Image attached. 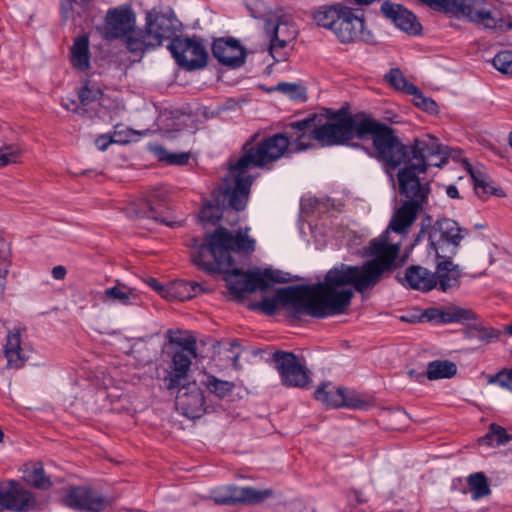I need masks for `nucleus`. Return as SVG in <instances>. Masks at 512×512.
Wrapping results in <instances>:
<instances>
[{"mask_svg": "<svg viewBox=\"0 0 512 512\" xmlns=\"http://www.w3.org/2000/svg\"><path fill=\"white\" fill-rule=\"evenodd\" d=\"M399 250L400 241L390 240L388 231H384L370 242L366 255L372 260L362 266L340 264L327 272L323 283L279 289L284 309L293 316L316 318L343 313L351 303L354 290L365 292L394 268Z\"/></svg>", "mask_w": 512, "mask_h": 512, "instance_id": "1", "label": "nucleus"}, {"mask_svg": "<svg viewBox=\"0 0 512 512\" xmlns=\"http://www.w3.org/2000/svg\"><path fill=\"white\" fill-rule=\"evenodd\" d=\"M78 97L84 106H89L94 102L102 104L105 101L104 94L100 89L90 88L88 85L79 90Z\"/></svg>", "mask_w": 512, "mask_h": 512, "instance_id": "45", "label": "nucleus"}, {"mask_svg": "<svg viewBox=\"0 0 512 512\" xmlns=\"http://www.w3.org/2000/svg\"><path fill=\"white\" fill-rule=\"evenodd\" d=\"M168 48L177 64L187 70L203 68L207 64L208 53L199 40L175 37Z\"/></svg>", "mask_w": 512, "mask_h": 512, "instance_id": "15", "label": "nucleus"}, {"mask_svg": "<svg viewBox=\"0 0 512 512\" xmlns=\"http://www.w3.org/2000/svg\"><path fill=\"white\" fill-rule=\"evenodd\" d=\"M402 283L411 289H416V265H411L407 268Z\"/></svg>", "mask_w": 512, "mask_h": 512, "instance_id": "51", "label": "nucleus"}, {"mask_svg": "<svg viewBox=\"0 0 512 512\" xmlns=\"http://www.w3.org/2000/svg\"><path fill=\"white\" fill-rule=\"evenodd\" d=\"M202 286L194 281L176 280L168 286L169 295L177 300L186 301L202 292Z\"/></svg>", "mask_w": 512, "mask_h": 512, "instance_id": "34", "label": "nucleus"}, {"mask_svg": "<svg viewBox=\"0 0 512 512\" xmlns=\"http://www.w3.org/2000/svg\"><path fill=\"white\" fill-rule=\"evenodd\" d=\"M499 337V332L495 329H482L480 331L479 339L485 340L487 342L492 339H497Z\"/></svg>", "mask_w": 512, "mask_h": 512, "instance_id": "53", "label": "nucleus"}, {"mask_svg": "<svg viewBox=\"0 0 512 512\" xmlns=\"http://www.w3.org/2000/svg\"><path fill=\"white\" fill-rule=\"evenodd\" d=\"M457 365L449 360H434L429 362L426 377L429 380L450 379L457 374Z\"/></svg>", "mask_w": 512, "mask_h": 512, "instance_id": "35", "label": "nucleus"}, {"mask_svg": "<svg viewBox=\"0 0 512 512\" xmlns=\"http://www.w3.org/2000/svg\"><path fill=\"white\" fill-rule=\"evenodd\" d=\"M11 263L10 248L8 243L0 237V298L3 296L6 286V278Z\"/></svg>", "mask_w": 512, "mask_h": 512, "instance_id": "38", "label": "nucleus"}, {"mask_svg": "<svg viewBox=\"0 0 512 512\" xmlns=\"http://www.w3.org/2000/svg\"><path fill=\"white\" fill-rule=\"evenodd\" d=\"M477 319L478 316L472 309L456 304H449L441 308L428 307L418 314V322L434 326L452 323L467 324Z\"/></svg>", "mask_w": 512, "mask_h": 512, "instance_id": "17", "label": "nucleus"}, {"mask_svg": "<svg viewBox=\"0 0 512 512\" xmlns=\"http://www.w3.org/2000/svg\"><path fill=\"white\" fill-rule=\"evenodd\" d=\"M99 299L107 305H133L137 300L135 289L128 287L120 281L112 287L106 288L99 294Z\"/></svg>", "mask_w": 512, "mask_h": 512, "instance_id": "28", "label": "nucleus"}, {"mask_svg": "<svg viewBox=\"0 0 512 512\" xmlns=\"http://www.w3.org/2000/svg\"><path fill=\"white\" fill-rule=\"evenodd\" d=\"M381 12L386 19L393 22L400 30L416 34L414 29L415 16L404 6L387 0L382 3Z\"/></svg>", "mask_w": 512, "mask_h": 512, "instance_id": "27", "label": "nucleus"}, {"mask_svg": "<svg viewBox=\"0 0 512 512\" xmlns=\"http://www.w3.org/2000/svg\"><path fill=\"white\" fill-rule=\"evenodd\" d=\"M99 33L105 40H121L135 60H140V28L136 25V15L131 7L121 5L107 10Z\"/></svg>", "mask_w": 512, "mask_h": 512, "instance_id": "7", "label": "nucleus"}, {"mask_svg": "<svg viewBox=\"0 0 512 512\" xmlns=\"http://www.w3.org/2000/svg\"><path fill=\"white\" fill-rule=\"evenodd\" d=\"M273 361L285 386L303 388L310 382L308 371L292 352L276 351Z\"/></svg>", "mask_w": 512, "mask_h": 512, "instance_id": "19", "label": "nucleus"}, {"mask_svg": "<svg viewBox=\"0 0 512 512\" xmlns=\"http://www.w3.org/2000/svg\"><path fill=\"white\" fill-rule=\"evenodd\" d=\"M316 121L317 115H313L291 124L293 130L289 138L291 152H300L316 146L317 140L314 132Z\"/></svg>", "mask_w": 512, "mask_h": 512, "instance_id": "25", "label": "nucleus"}, {"mask_svg": "<svg viewBox=\"0 0 512 512\" xmlns=\"http://www.w3.org/2000/svg\"><path fill=\"white\" fill-rule=\"evenodd\" d=\"M466 165L468 167L471 178L473 179L474 189L477 195L482 197L484 195L496 194V189H494L488 182L485 181L480 172L474 171L468 162H466Z\"/></svg>", "mask_w": 512, "mask_h": 512, "instance_id": "42", "label": "nucleus"}, {"mask_svg": "<svg viewBox=\"0 0 512 512\" xmlns=\"http://www.w3.org/2000/svg\"><path fill=\"white\" fill-rule=\"evenodd\" d=\"M249 227L232 233L226 228H217L206 236L205 242L194 240L192 260L200 269L213 273L233 264L231 252L250 254L255 251L256 241L248 235Z\"/></svg>", "mask_w": 512, "mask_h": 512, "instance_id": "4", "label": "nucleus"}, {"mask_svg": "<svg viewBox=\"0 0 512 512\" xmlns=\"http://www.w3.org/2000/svg\"><path fill=\"white\" fill-rule=\"evenodd\" d=\"M274 90L287 95L293 101L306 100V90L302 85L280 82L276 85Z\"/></svg>", "mask_w": 512, "mask_h": 512, "instance_id": "41", "label": "nucleus"}, {"mask_svg": "<svg viewBox=\"0 0 512 512\" xmlns=\"http://www.w3.org/2000/svg\"><path fill=\"white\" fill-rule=\"evenodd\" d=\"M166 197L167 191L162 187L150 190L147 198L141 201L144 207L137 211L138 216L159 220L156 206L163 204Z\"/></svg>", "mask_w": 512, "mask_h": 512, "instance_id": "32", "label": "nucleus"}, {"mask_svg": "<svg viewBox=\"0 0 512 512\" xmlns=\"http://www.w3.org/2000/svg\"><path fill=\"white\" fill-rule=\"evenodd\" d=\"M289 281H291L289 273L272 268H256L246 272L234 269L226 276L228 289L237 297H243L257 290L265 291L273 283Z\"/></svg>", "mask_w": 512, "mask_h": 512, "instance_id": "9", "label": "nucleus"}, {"mask_svg": "<svg viewBox=\"0 0 512 512\" xmlns=\"http://www.w3.org/2000/svg\"><path fill=\"white\" fill-rule=\"evenodd\" d=\"M487 383L497 385L512 392V367L503 368L495 374L488 375Z\"/></svg>", "mask_w": 512, "mask_h": 512, "instance_id": "44", "label": "nucleus"}, {"mask_svg": "<svg viewBox=\"0 0 512 512\" xmlns=\"http://www.w3.org/2000/svg\"><path fill=\"white\" fill-rule=\"evenodd\" d=\"M290 140L284 134H275L263 139L256 145L246 144L244 154L228 171L219 187L217 203L236 211L244 210L255 178L253 167H265L280 159L290 150Z\"/></svg>", "mask_w": 512, "mask_h": 512, "instance_id": "3", "label": "nucleus"}, {"mask_svg": "<svg viewBox=\"0 0 512 512\" xmlns=\"http://www.w3.org/2000/svg\"><path fill=\"white\" fill-rule=\"evenodd\" d=\"M62 503L78 512H102L112 500L89 487L74 486L65 490Z\"/></svg>", "mask_w": 512, "mask_h": 512, "instance_id": "16", "label": "nucleus"}, {"mask_svg": "<svg viewBox=\"0 0 512 512\" xmlns=\"http://www.w3.org/2000/svg\"><path fill=\"white\" fill-rule=\"evenodd\" d=\"M38 506L35 495L19 482L8 480L0 483V512H27Z\"/></svg>", "mask_w": 512, "mask_h": 512, "instance_id": "18", "label": "nucleus"}, {"mask_svg": "<svg viewBox=\"0 0 512 512\" xmlns=\"http://www.w3.org/2000/svg\"><path fill=\"white\" fill-rule=\"evenodd\" d=\"M178 26V20L171 10L165 12L156 8L147 11L145 27L140 28V60L147 51L161 46L166 39H171Z\"/></svg>", "mask_w": 512, "mask_h": 512, "instance_id": "10", "label": "nucleus"}, {"mask_svg": "<svg viewBox=\"0 0 512 512\" xmlns=\"http://www.w3.org/2000/svg\"><path fill=\"white\" fill-rule=\"evenodd\" d=\"M23 333L22 329L14 328L7 334L4 354L10 368H21L28 358L29 351L23 344Z\"/></svg>", "mask_w": 512, "mask_h": 512, "instance_id": "26", "label": "nucleus"}, {"mask_svg": "<svg viewBox=\"0 0 512 512\" xmlns=\"http://www.w3.org/2000/svg\"><path fill=\"white\" fill-rule=\"evenodd\" d=\"M213 206L211 204L204 205L200 211V217L202 221L215 222V220L219 219L218 215L212 213Z\"/></svg>", "mask_w": 512, "mask_h": 512, "instance_id": "52", "label": "nucleus"}, {"mask_svg": "<svg viewBox=\"0 0 512 512\" xmlns=\"http://www.w3.org/2000/svg\"><path fill=\"white\" fill-rule=\"evenodd\" d=\"M212 53L219 63L231 68L242 66L246 58L245 48L234 38L215 40L212 44Z\"/></svg>", "mask_w": 512, "mask_h": 512, "instance_id": "24", "label": "nucleus"}, {"mask_svg": "<svg viewBox=\"0 0 512 512\" xmlns=\"http://www.w3.org/2000/svg\"><path fill=\"white\" fill-rule=\"evenodd\" d=\"M454 258L426 259L427 265L434 267V271L418 265V291L429 292L433 289L445 294L458 290L465 273L463 268L454 262Z\"/></svg>", "mask_w": 512, "mask_h": 512, "instance_id": "8", "label": "nucleus"}, {"mask_svg": "<svg viewBox=\"0 0 512 512\" xmlns=\"http://www.w3.org/2000/svg\"><path fill=\"white\" fill-rule=\"evenodd\" d=\"M51 274H52L54 279L62 280L66 276V268L64 266H61V265L55 266L52 269Z\"/></svg>", "mask_w": 512, "mask_h": 512, "instance_id": "56", "label": "nucleus"}, {"mask_svg": "<svg viewBox=\"0 0 512 512\" xmlns=\"http://www.w3.org/2000/svg\"><path fill=\"white\" fill-rule=\"evenodd\" d=\"M460 150L443 146L438 138L429 134L418 135V174L426 172L429 167H442L450 157L457 158Z\"/></svg>", "mask_w": 512, "mask_h": 512, "instance_id": "12", "label": "nucleus"}, {"mask_svg": "<svg viewBox=\"0 0 512 512\" xmlns=\"http://www.w3.org/2000/svg\"><path fill=\"white\" fill-rule=\"evenodd\" d=\"M467 483L473 500L484 498L491 493L488 479L483 472L470 474L467 477Z\"/></svg>", "mask_w": 512, "mask_h": 512, "instance_id": "37", "label": "nucleus"}, {"mask_svg": "<svg viewBox=\"0 0 512 512\" xmlns=\"http://www.w3.org/2000/svg\"><path fill=\"white\" fill-rule=\"evenodd\" d=\"M272 496V490H257L251 487L227 486L213 495L215 503L232 505L236 503L259 504Z\"/></svg>", "mask_w": 512, "mask_h": 512, "instance_id": "22", "label": "nucleus"}, {"mask_svg": "<svg viewBox=\"0 0 512 512\" xmlns=\"http://www.w3.org/2000/svg\"><path fill=\"white\" fill-rule=\"evenodd\" d=\"M315 137L320 147L346 144L351 140V123L347 114L338 112L329 119L317 116Z\"/></svg>", "mask_w": 512, "mask_h": 512, "instance_id": "13", "label": "nucleus"}, {"mask_svg": "<svg viewBox=\"0 0 512 512\" xmlns=\"http://www.w3.org/2000/svg\"><path fill=\"white\" fill-rule=\"evenodd\" d=\"M62 106L68 110V111H72V112H78V104L76 103L75 100H68V101H63L62 102Z\"/></svg>", "mask_w": 512, "mask_h": 512, "instance_id": "58", "label": "nucleus"}, {"mask_svg": "<svg viewBox=\"0 0 512 512\" xmlns=\"http://www.w3.org/2000/svg\"><path fill=\"white\" fill-rule=\"evenodd\" d=\"M421 31H422V26H421V24L418 22V30H417L418 35H420V34H421Z\"/></svg>", "mask_w": 512, "mask_h": 512, "instance_id": "63", "label": "nucleus"}, {"mask_svg": "<svg viewBox=\"0 0 512 512\" xmlns=\"http://www.w3.org/2000/svg\"><path fill=\"white\" fill-rule=\"evenodd\" d=\"M149 285H150L153 289H155V290H160V289H161V285H160V284H159V282H158L156 279H154V278L150 279V281H149Z\"/></svg>", "mask_w": 512, "mask_h": 512, "instance_id": "59", "label": "nucleus"}, {"mask_svg": "<svg viewBox=\"0 0 512 512\" xmlns=\"http://www.w3.org/2000/svg\"><path fill=\"white\" fill-rule=\"evenodd\" d=\"M345 7L343 3L319 6L313 12V20L319 27L332 32Z\"/></svg>", "mask_w": 512, "mask_h": 512, "instance_id": "30", "label": "nucleus"}, {"mask_svg": "<svg viewBox=\"0 0 512 512\" xmlns=\"http://www.w3.org/2000/svg\"><path fill=\"white\" fill-rule=\"evenodd\" d=\"M385 79L397 90H401L409 95H416V86L409 83L400 69H391L385 76Z\"/></svg>", "mask_w": 512, "mask_h": 512, "instance_id": "39", "label": "nucleus"}, {"mask_svg": "<svg viewBox=\"0 0 512 512\" xmlns=\"http://www.w3.org/2000/svg\"><path fill=\"white\" fill-rule=\"evenodd\" d=\"M364 26L363 13L346 5L332 33L341 43H354L360 39Z\"/></svg>", "mask_w": 512, "mask_h": 512, "instance_id": "21", "label": "nucleus"}, {"mask_svg": "<svg viewBox=\"0 0 512 512\" xmlns=\"http://www.w3.org/2000/svg\"><path fill=\"white\" fill-rule=\"evenodd\" d=\"M430 193L429 183L422 184L418 180V215L424 210L427 203L428 195Z\"/></svg>", "mask_w": 512, "mask_h": 512, "instance_id": "50", "label": "nucleus"}, {"mask_svg": "<svg viewBox=\"0 0 512 512\" xmlns=\"http://www.w3.org/2000/svg\"><path fill=\"white\" fill-rule=\"evenodd\" d=\"M348 119L351 123V140L354 137L364 139L370 135L375 157L392 180V172L398 169L399 193L405 200L394 212L385 231H388V238L391 231L402 237L416 218V146L403 144L391 128L373 119L356 121L350 115Z\"/></svg>", "mask_w": 512, "mask_h": 512, "instance_id": "2", "label": "nucleus"}, {"mask_svg": "<svg viewBox=\"0 0 512 512\" xmlns=\"http://www.w3.org/2000/svg\"><path fill=\"white\" fill-rule=\"evenodd\" d=\"M204 387L219 399H225L229 396L235 385L230 381L218 379L214 375L207 374L202 380Z\"/></svg>", "mask_w": 512, "mask_h": 512, "instance_id": "36", "label": "nucleus"}, {"mask_svg": "<svg viewBox=\"0 0 512 512\" xmlns=\"http://www.w3.org/2000/svg\"><path fill=\"white\" fill-rule=\"evenodd\" d=\"M435 11L458 19H466L490 30L507 31L512 27L509 18L487 0H418Z\"/></svg>", "mask_w": 512, "mask_h": 512, "instance_id": "6", "label": "nucleus"}, {"mask_svg": "<svg viewBox=\"0 0 512 512\" xmlns=\"http://www.w3.org/2000/svg\"><path fill=\"white\" fill-rule=\"evenodd\" d=\"M239 344L236 341L231 342V347H238Z\"/></svg>", "mask_w": 512, "mask_h": 512, "instance_id": "64", "label": "nucleus"}, {"mask_svg": "<svg viewBox=\"0 0 512 512\" xmlns=\"http://www.w3.org/2000/svg\"><path fill=\"white\" fill-rule=\"evenodd\" d=\"M265 32L269 38L271 56L277 62L284 61L291 44L297 37L296 25L286 18H279L276 21L267 20L265 22Z\"/></svg>", "mask_w": 512, "mask_h": 512, "instance_id": "14", "label": "nucleus"}, {"mask_svg": "<svg viewBox=\"0 0 512 512\" xmlns=\"http://www.w3.org/2000/svg\"><path fill=\"white\" fill-rule=\"evenodd\" d=\"M22 478L26 484L37 489L46 490L52 486L41 462H30L23 465Z\"/></svg>", "mask_w": 512, "mask_h": 512, "instance_id": "29", "label": "nucleus"}, {"mask_svg": "<svg viewBox=\"0 0 512 512\" xmlns=\"http://www.w3.org/2000/svg\"><path fill=\"white\" fill-rule=\"evenodd\" d=\"M375 0H355L356 4L358 5H364V6H367V5H370L374 2Z\"/></svg>", "mask_w": 512, "mask_h": 512, "instance_id": "60", "label": "nucleus"}, {"mask_svg": "<svg viewBox=\"0 0 512 512\" xmlns=\"http://www.w3.org/2000/svg\"><path fill=\"white\" fill-rule=\"evenodd\" d=\"M317 200L316 199H312V198H308V199H302L301 200V211L302 213H309V212H313L314 210H316V207L313 206V204H317Z\"/></svg>", "mask_w": 512, "mask_h": 512, "instance_id": "54", "label": "nucleus"}, {"mask_svg": "<svg viewBox=\"0 0 512 512\" xmlns=\"http://www.w3.org/2000/svg\"><path fill=\"white\" fill-rule=\"evenodd\" d=\"M493 67L500 73L512 77V51H500L492 59Z\"/></svg>", "mask_w": 512, "mask_h": 512, "instance_id": "43", "label": "nucleus"}, {"mask_svg": "<svg viewBox=\"0 0 512 512\" xmlns=\"http://www.w3.org/2000/svg\"><path fill=\"white\" fill-rule=\"evenodd\" d=\"M259 308L268 315L274 314L279 308H284V300L279 296V290L273 297H265L259 303Z\"/></svg>", "mask_w": 512, "mask_h": 512, "instance_id": "46", "label": "nucleus"}, {"mask_svg": "<svg viewBox=\"0 0 512 512\" xmlns=\"http://www.w3.org/2000/svg\"><path fill=\"white\" fill-rule=\"evenodd\" d=\"M314 396L316 400L333 408L345 406L361 409L366 404L354 392H349L342 387H336L332 383H323L316 389Z\"/></svg>", "mask_w": 512, "mask_h": 512, "instance_id": "23", "label": "nucleus"}, {"mask_svg": "<svg viewBox=\"0 0 512 512\" xmlns=\"http://www.w3.org/2000/svg\"><path fill=\"white\" fill-rule=\"evenodd\" d=\"M20 158V151L13 146H6L0 149V167L16 163Z\"/></svg>", "mask_w": 512, "mask_h": 512, "instance_id": "48", "label": "nucleus"}, {"mask_svg": "<svg viewBox=\"0 0 512 512\" xmlns=\"http://www.w3.org/2000/svg\"><path fill=\"white\" fill-rule=\"evenodd\" d=\"M116 135L118 137H126L128 136L129 137V142L132 140L133 136L135 135V131L132 130V129H119V126H116L115 127V130L112 134L113 137H116Z\"/></svg>", "mask_w": 512, "mask_h": 512, "instance_id": "55", "label": "nucleus"}, {"mask_svg": "<svg viewBox=\"0 0 512 512\" xmlns=\"http://www.w3.org/2000/svg\"><path fill=\"white\" fill-rule=\"evenodd\" d=\"M508 140H509V145H510V146H511V148H512V131L509 133V138H508Z\"/></svg>", "mask_w": 512, "mask_h": 512, "instance_id": "62", "label": "nucleus"}, {"mask_svg": "<svg viewBox=\"0 0 512 512\" xmlns=\"http://www.w3.org/2000/svg\"><path fill=\"white\" fill-rule=\"evenodd\" d=\"M169 341L178 347L173 352L170 370L164 377V382L168 390H174L187 378L192 360L197 356V345L193 338L170 336Z\"/></svg>", "mask_w": 512, "mask_h": 512, "instance_id": "11", "label": "nucleus"}, {"mask_svg": "<svg viewBox=\"0 0 512 512\" xmlns=\"http://www.w3.org/2000/svg\"><path fill=\"white\" fill-rule=\"evenodd\" d=\"M129 142V137H113L110 134H102L98 136L95 140V145L98 150L105 151L110 144L117 143V144H125Z\"/></svg>", "mask_w": 512, "mask_h": 512, "instance_id": "47", "label": "nucleus"}, {"mask_svg": "<svg viewBox=\"0 0 512 512\" xmlns=\"http://www.w3.org/2000/svg\"><path fill=\"white\" fill-rule=\"evenodd\" d=\"M175 403L177 411L189 419H198L210 409L204 391L196 381L179 388Z\"/></svg>", "mask_w": 512, "mask_h": 512, "instance_id": "20", "label": "nucleus"}, {"mask_svg": "<svg viewBox=\"0 0 512 512\" xmlns=\"http://www.w3.org/2000/svg\"><path fill=\"white\" fill-rule=\"evenodd\" d=\"M512 441V433L497 423H491L485 435L478 439L479 446L499 447Z\"/></svg>", "mask_w": 512, "mask_h": 512, "instance_id": "33", "label": "nucleus"}, {"mask_svg": "<svg viewBox=\"0 0 512 512\" xmlns=\"http://www.w3.org/2000/svg\"><path fill=\"white\" fill-rule=\"evenodd\" d=\"M71 64L80 71H86L90 68V50L89 38L87 35H81L75 38L71 48Z\"/></svg>", "mask_w": 512, "mask_h": 512, "instance_id": "31", "label": "nucleus"}, {"mask_svg": "<svg viewBox=\"0 0 512 512\" xmlns=\"http://www.w3.org/2000/svg\"><path fill=\"white\" fill-rule=\"evenodd\" d=\"M418 109L430 114L437 115L439 113L438 104L429 97H425L424 94L418 89Z\"/></svg>", "mask_w": 512, "mask_h": 512, "instance_id": "49", "label": "nucleus"}, {"mask_svg": "<svg viewBox=\"0 0 512 512\" xmlns=\"http://www.w3.org/2000/svg\"><path fill=\"white\" fill-rule=\"evenodd\" d=\"M469 235L467 228L451 218L442 217L436 220L425 214L420 223L418 241L427 240L425 258H454L460 249L461 242Z\"/></svg>", "mask_w": 512, "mask_h": 512, "instance_id": "5", "label": "nucleus"}, {"mask_svg": "<svg viewBox=\"0 0 512 512\" xmlns=\"http://www.w3.org/2000/svg\"><path fill=\"white\" fill-rule=\"evenodd\" d=\"M156 156L162 162L169 165H184L189 161V154L185 152H170L162 146H157L154 149Z\"/></svg>", "mask_w": 512, "mask_h": 512, "instance_id": "40", "label": "nucleus"}, {"mask_svg": "<svg viewBox=\"0 0 512 512\" xmlns=\"http://www.w3.org/2000/svg\"><path fill=\"white\" fill-rule=\"evenodd\" d=\"M505 333L512 336V323L505 327Z\"/></svg>", "mask_w": 512, "mask_h": 512, "instance_id": "61", "label": "nucleus"}, {"mask_svg": "<svg viewBox=\"0 0 512 512\" xmlns=\"http://www.w3.org/2000/svg\"><path fill=\"white\" fill-rule=\"evenodd\" d=\"M446 194L451 199L460 198L458 188L455 185H448L446 187Z\"/></svg>", "mask_w": 512, "mask_h": 512, "instance_id": "57", "label": "nucleus"}]
</instances>
